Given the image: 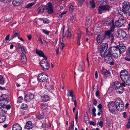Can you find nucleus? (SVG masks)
Segmentation results:
<instances>
[{"label":"nucleus","mask_w":130,"mask_h":130,"mask_svg":"<svg viewBox=\"0 0 130 130\" xmlns=\"http://www.w3.org/2000/svg\"><path fill=\"white\" fill-rule=\"evenodd\" d=\"M115 90L117 93L119 94H121L124 91V88H123L122 86H120Z\"/></svg>","instance_id":"obj_24"},{"label":"nucleus","mask_w":130,"mask_h":130,"mask_svg":"<svg viewBox=\"0 0 130 130\" xmlns=\"http://www.w3.org/2000/svg\"><path fill=\"white\" fill-rule=\"evenodd\" d=\"M124 59L127 61H130V58H129L127 57H125L124 58Z\"/></svg>","instance_id":"obj_64"},{"label":"nucleus","mask_w":130,"mask_h":130,"mask_svg":"<svg viewBox=\"0 0 130 130\" xmlns=\"http://www.w3.org/2000/svg\"><path fill=\"white\" fill-rule=\"evenodd\" d=\"M120 78L124 81L126 85L130 86V74L126 70H122L120 73Z\"/></svg>","instance_id":"obj_3"},{"label":"nucleus","mask_w":130,"mask_h":130,"mask_svg":"<svg viewBox=\"0 0 130 130\" xmlns=\"http://www.w3.org/2000/svg\"><path fill=\"white\" fill-rule=\"evenodd\" d=\"M81 38V34L79 33L78 34V38L77 40V44L78 45L80 44V40Z\"/></svg>","instance_id":"obj_41"},{"label":"nucleus","mask_w":130,"mask_h":130,"mask_svg":"<svg viewBox=\"0 0 130 130\" xmlns=\"http://www.w3.org/2000/svg\"><path fill=\"white\" fill-rule=\"evenodd\" d=\"M4 84V80L3 77L2 75L0 76V84Z\"/></svg>","instance_id":"obj_43"},{"label":"nucleus","mask_w":130,"mask_h":130,"mask_svg":"<svg viewBox=\"0 0 130 130\" xmlns=\"http://www.w3.org/2000/svg\"><path fill=\"white\" fill-rule=\"evenodd\" d=\"M119 43V44L116 46L110 47L111 56L116 59L119 58L121 55V52H124L126 50L125 46L122 42Z\"/></svg>","instance_id":"obj_1"},{"label":"nucleus","mask_w":130,"mask_h":130,"mask_svg":"<svg viewBox=\"0 0 130 130\" xmlns=\"http://www.w3.org/2000/svg\"><path fill=\"white\" fill-rule=\"evenodd\" d=\"M115 104L117 109L119 111L123 110L124 108V105L122 100L119 98L117 99L116 101Z\"/></svg>","instance_id":"obj_4"},{"label":"nucleus","mask_w":130,"mask_h":130,"mask_svg":"<svg viewBox=\"0 0 130 130\" xmlns=\"http://www.w3.org/2000/svg\"><path fill=\"white\" fill-rule=\"evenodd\" d=\"M47 57H45L44 59H42L40 62V64L44 71L47 70L50 68V65L47 60Z\"/></svg>","instance_id":"obj_5"},{"label":"nucleus","mask_w":130,"mask_h":130,"mask_svg":"<svg viewBox=\"0 0 130 130\" xmlns=\"http://www.w3.org/2000/svg\"><path fill=\"white\" fill-rule=\"evenodd\" d=\"M108 47V45L106 43H103L101 45V48L100 50V54L101 57L104 58L105 61L108 62H109L112 60L111 52L110 50L108 52L106 50Z\"/></svg>","instance_id":"obj_2"},{"label":"nucleus","mask_w":130,"mask_h":130,"mask_svg":"<svg viewBox=\"0 0 130 130\" xmlns=\"http://www.w3.org/2000/svg\"><path fill=\"white\" fill-rule=\"evenodd\" d=\"M90 4L92 8H94L95 7V4L93 1H91L90 2Z\"/></svg>","instance_id":"obj_45"},{"label":"nucleus","mask_w":130,"mask_h":130,"mask_svg":"<svg viewBox=\"0 0 130 130\" xmlns=\"http://www.w3.org/2000/svg\"><path fill=\"white\" fill-rule=\"evenodd\" d=\"M96 111V109L94 107L92 110V113L93 115V116L94 117H95L96 116V114L95 113Z\"/></svg>","instance_id":"obj_42"},{"label":"nucleus","mask_w":130,"mask_h":130,"mask_svg":"<svg viewBox=\"0 0 130 130\" xmlns=\"http://www.w3.org/2000/svg\"><path fill=\"white\" fill-rule=\"evenodd\" d=\"M38 78L39 80L41 82H46L48 80V76L45 74L43 73L39 74Z\"/></svg>","instance_id":"obj_11"},{"label":"nucleus","mask_w":130,"mask_h":130,"mask_svg":"<svg viewBox=\"0 0 130 130\" xmlns=\"http://www.w3.org/2000/svg\"><path fill=\"white\" fill-rule=\"evenodd\" d=\"M122 8L123 12L126 13L130 8L129 3L127 1H124L122 4Z\"/></svg>","instance_id":"obj_8"},{"label":"nucleus","mask_w":130,"mask_h":130,"mask_svg":"<svg viewBox=\"0 0 130 130\" xmlns=\"http://www.w3.org/2000/svg\"><path fill=\"white\" fill-rule=\"evenodd\" d=\"M21 61L24 63H26L27 62V59L25 54H21Z\"/></svg>","instance_id":"obj_29"},{"label":"nucleus","mask_w":130,"mask_h":130,"mask_svg":"<svg viewBox=\"0 0 130 130\" xmlns=\"http://www.w3.org/2000/svg\"><path fill=\"white\" fill-rule=\"evenodd\" d=\"M74 7L72 5H71L70 7L69 10L70 11L72 12L73 10H74Z\"/></svg>","instance_id":"obj_50"},{"label":"nucleus","mask_w":130,"mask_h":130,"mask_svg":"<svg viewBox=\"0 0 130 130\" xmlns=\"http://www.w3.org/2000/svg\"><path fill=\"white\" fill-rule=\"evenodd\" d=\"M34 4V3H31L29 4L26 5L25 6V7L26 8H29L31 7Z\"/></svg>","instance_id":"obj_40"},{"label":"nucleus","mask_w":130,"mask_h":130,"mask_svg":"<svg viewBox=\"0 0 130 130\" xmlns=\"http://www.w3.org/2000/svg\"><path fill=\"white\" fill-rule=\"evenodd\" d=\"M123 117L124 118H127V115H126V112H124L123 114Z\"/></svg>","instance_id":"obj_57"},{"label":"nucleus","mask_w":130,"mask_h":130,"mask_svg":"<svg viewBox=\"0 0 130 130\" xmlns=\"http://www.w3.org/2000/svg\"><path fill=\"white\" fill-rule=\"evenodd\" d=\"M97 103V102L96 100L94 99L93 100V104L95 106H96Z\"/></svg>","instance_id":"obj_56"},{"label":"nucleus","mask_w":130,"mask_h":130,"mask_svg":"<svg viewBox=\"0 0 130 130\" xmlns=\"http://www.w3.org/2000/svg\"><path fill=\"white\" fill-rule=\"evenodd\" d=\"M22 128L20 125L18 123L14 125L12 128V130H22Z\"/></svg>","instance_id":"obj_20"},{"label":"nucleus","mask_w":130,"mask_h":130,"mask_svg":"<svg viewBox=\"0 0 130 130\" xmlns=\"http://www.w3.org/2000/svg\"><path fill=\"white\" fill-rule=\"evenodd\" d=\"M39 19L40 20L42 21L44 23H48L49 22V20L47 19L40 18Z\"/></svg>","instance_id":"obj_37"},{"label":"nucleus","mask_w":130,"mask_h":130,"mask_svg":"<svg viewBox=\"0 0 130 130\" xmlns=\"http://www.w3.org/2000/svg\"><path fill=\"white\" fill-rule=\"evenodd\" d=\"M95 95L96 96H99V92L98 90H97L96 91Z\"/></svg>","instance_id":"obj_60"},{"label":"nucleus","mask_w":130,"mask_h":130,"mask_svg":"<svg viewBox=\"0 0 130 130\" xmlns=\"http://www.w3.org/2000/svg\"><path fill=\"white\" fill-rule=\"evenodd\" d=\"M11 19V18H6L5 19V20L6 22H8L10 21Z\"/></svg>","instance_id":"obj_62"},{"label":"nucleus","mask_w":130,"mask_h":130,"mask_svg":"<svg viewBox=\"0 0 130 130\" xmlns=\"http://www.w3.org/2000/svg\"><path fill=\"white\" fill-rule=\"evenodd\" d=\"M97 124L100 125L101 127H102L103 125V122L102 121H100V122H98Z\"/></svg>","instance_id":"obj_51"},{"label":"nucleus","mask_w":130,"mask_h":130,"mask_svg":"<svg viewBox=\"0 0 130 130\" xmlns=\"http://www.w3.org/2000/svg\"><path fill=\"white\" fill-rule=\"evenodd\" d=\"M95 77L96 79H97L98 78V72L97 71H95Z\"/></svg>","instance_id":"obj_59"},{"label":"nucleus","mask_w":130,"mask_h":130,"mask_svg":"<svg viewBox=\"0 0 130 130\" xmlns=\"http://www.w3.org/2000/svg\"><path fill=\"white\" fill-rule=\"evenodd\" d=\"M103 8L104 10L105 11H109L110 9V6L108 5H105L103 6Z\"/></svg>","instance_id":"obj_35"},{"label":"nucleus","mask_w":130,"mask_h":130,"mask_svg":"<svg viewBox=\"0 0 130 130\" xmlns=\"http://www.w3.org/2000/svg\"><path fill=\"white\" fill-rule=\"evenodd\" d=\"M68 33L67 34V38L68 39L71 38L72 35L70 29H68Z\"/></svg>","instance_id":"obj_38"},{"label":"nucleus","mask_w":130,"mask_h":130,"mask_svg":"<svg viewBox=\"0 0 130 130\" xmlns=\"http://www.w3.org/2000/svg\"><path fill=\"white\" fill-rule=\"evenodd\" d=\"M41 107L43 110H46L48 109V106L46 103H44L42 104Z\"/></svg>","instance_id":"obj_36"},{"label":"nucleus","mask_w":130,"mask_h":130,"mask_svg":"<svg viewBox=\"0 0 130 130\" xmlns=\"http://www.w3.org/2000/svg\"><path fill=\"white\" fill-rule=\"evenodd\" d=\"M84 120L86 123H87V121H89V119L86 116L84 117Z\"/></svg>","instance_id":"obj_53"},{"label":"nucleus","mask_w":130,"mask_h":130,"mask_svg":"<svg viewBox=\"0 0 130 130\" xmlns=\"http://www.w3.org/2000/svg\"><path fill=\"white\" fill-rule=\"evenodd\" d=\"M85 68V64L84 62H81L77 70L79 72H83Z\"/></svg>","instance_id":"obj_17"},{"label":"nucleus","mask_w":130,"mask_h":130,"mask_svg":"<svg viewBox=\"0 0 130 130\" xmlns=\"http://www.w3.org/2000/svg\"><path fill=\"white\" fill-rule=\"evenodd\" d=\"M113 85V87L115 89L121 86V83L117 81L114 82Z\"/></svg>","instance_id":"obj_25"},{"label":"nucleus","mask_w":130,"mask_h":130,"mask_svg":"<svg viewBox=\"0 0 130 130\" xmlns=\"http://www.w3.org/2000/svg\"><path fill=\"white\" fill-rule=\"evenodd\" d=\"M64 27L63 29V34L62 35L63 38H64L66 36V34L64 33Z\"/></svg>","instance_id":"obj_61"},{"label":"nucleus","mask_w":130,"mask_h":130,"mask_svg":"<svg viewBox=\"0 0 130 130\" xmlns=\"http://www.w3.org/2000/svg\"><path fill=\"white\" fill-rule=\"evenodd\" d=\"M90 124L91 125H93V126H94L95 125L94 122L92 121H90Z\"/></svg>","instance_id":"obj_63"},{"label":"nucleus","mask_w":130,"mask_h":130,"mask_svg":"<svg viewBox=\"0 0 130 130\" xmlns=\"http://www.w3.org/2000/svg\"><path fill=\"white\" fill-rule=\"evenodd\" d=\"M6 119V116L5 115L0 113V123L4 122Z\"/></svg>","instance_id":"obj_27"},{"label":"nucleus","mask_w":130,"mask_h":130,"mask_svg":"<svg viewBox=\"0 0 130 130\" xmlns=\"http://www.w3.org/2000/svg\"><path fill=\"white\" fill-rule=\"evenodd\" d=\"M125 22V20L123 18H120L115 22V25L118 27L122 26Z\"/></svg>","instance_id":"obj_10"},{"label":"nucleus","mask_w":130,"mask_h":130,"mask_svg":"<svg viewBox=\"0 0 130 130\" xmlns=\"http://www.w3.org/2000/svg\"><path fill=\"white\" fill-rule=\"evenodd\" d=\"M8 95L5 94H2L0 97V103L2 104V106H4L9 102L7 98Z\"/></svg>","instance_id":"obj_6"},{"label":"nucleus","mask_w":130,"mask_h":130,"mask_svg":"<svg viewBox=\"0 0 130 130\" xmlns=\"http://www.w3.org/2000/svg\"><path fill=\"white\" fill-rule=\"evenodd\" d=\"M21 107L23 109H26L28 108V106L27 104H23L21 105Z\"/></svg>","instance_id":"obj_39"},{"label":"nucleus","mask_w":130,"mask_h":130,"mask_svg":"<svg viewBox=\"0 0 130 130\" xmlns=\"http://www.w3.org/2000/svg\"><path fill=\"white\" fill-rule=\"evenodd\" d=\"M33 124L31 121H28L26 123L25 126V128L27 130H31Z\"/></svg>","instance_id":"obj_16"},{"label":"nucleus","mask_w":130,"mask_h":130,"mask_svg":"<svg viewBox=\"0 0 130 130\" xmlns=\"http://www.w3.org/2000/svg\"><path fill=\"white\" fill-rule=\"evenodd\" d=\"M23 100V97L21 96H20L18 98V102L19 103L21 102Z\"/></svg>","instance_id":"obj_48"},{"label":"nucleus","mask_w":130,"mask_h":130,"mask_svg":"<svg viewBox=\"0 0 130 130\" xmlns=\"http://www.w3.org/2000/svg\"><path fill=\"white\" fill-rule=\"evenodd\" d=\"M20 32L18 30H15L13 31V35L11 36V39H13L14 38L18 37H19Z\"/></svg>","instance_id":"obj_21"},{"label":"nucleus","mask_w":130,"mask_h":130,"mask_svg":"<svg viewBox=\"0 0 130 130\" xmlns=\"http://www.w3.org/2000/svg\"><path fill=\"white\" fill-rule=\"evenodd\" d=\"M114 30H112V29H110V30L106 31L105 32V38L106 37L108 39L110 38V36H111V35H113L111 34V32L113 31Z\"/></svg>","instance_id":"obj_19"},{"label":"nucleus","mask_w":130,"mask_h":130,"mask_svg":"<svg viewBox=\"0 0 130 130\" xmlns=\"http://www.w3.org/2000/svg\"><path fill=\"white\" fill-rule=\"evenodd\" d=\"M105 38V34H99L97 36L96 38V41L97 43L101 44L103 42Z\"/></svg>","instance_id":"obj_9"},{"label":"nucleus","mask_w":130,"mask_h":130,"mask_svg":"<svg viewBox=\"0 0 130 130\" xmlns=\"http://www.w3.org/2000/svg\"><path fill=\"white\" fill-rule=\"evenodd\" d=\"M36 53L40 56L43 57L44 59L45 57H46L44 55L43 52L41 51L36 50Z\"/></svg>","instance_id":"obj_23"},{"label":"nucleus","mask_w":130,"mask_h":130,"mask_svg":"<svg viewBox=\"0 0 130 130\" xmlns=\"http://www.w3.org/2000/svg\"><path fill=\"white\" fill-rule=\"evenodd\" d=\"M76 17L74 15H72L70 20H69V22L70 24L73 23H74L75 21Z\"/></svg>","instance_id":"obj_30"},{"label":"nucleus","mask_w":130,"mask_h":130,"mask_svg":"<svg viewBox=\"0 0 130 130\" xmlns=\"http://www.w3.org/2000/svg\"><path fill=\"white\" fill-rule=\"evenodd\" d=\"M98 10L99 13L100 14L102 13L105 11L103 6H99L98 8Z\"/></svg>","instance_id":"obj_31"},{"label":"nucleus","mask_w":130,"mask_h":130,"mask_svg":"<svg viewBox=\"0 0 130 130\" xmlns=\"http://www.w3.org/2000/svg\"><path fill=\"white\" fill-rule=\"evenodd\" d=\"M34 95L30 93H27L25 95L24 100L26 102H29L34 99Z\"/></svg>","instance_id":"obj_13"},{"label":"nucleus","mask_w":130,"mask_h":130,"mask_svg":"<svg viewBox=\"0 0 130 130\" xmlns=\"http://www.w3.org/2000/svg\"><path fill=\"white\" fill-rule=\"evenodd\" d=\"M108 107L109 111L112 113H114L115 112L116 107L114 102H110L108 104Z\"/></svg>","instance_id":"obj_12"},{"label":"nucleus","mask_w":130,"mask_h":130,"mask_svg":"<svg viewBox=\"0 0 130 130\" xmlns=\"http://www.w3.org/2000/svg\"><path fill=\"white\" fill-rule=\"evenodd\" d=\"M42 30L44 33L47 35H48L49 33V31H48L47 30L44 29H42Z\"/></svg>","instance_id":"obj_47"},{"label":"nucleus","mask_w":130,"mask_h":130,"mask_svg":"<svg viewBox=\"0 0 130 130\" xmlns=\"http://www.w3.org/2000/svg\"><path fill=\"white\" fill-rule=\"evenodd\" d=\"M73 91L72 90H71L70 91H69L67 94V96L68 97L71 96L72 97L74 96L73 95Z\"/></svg>","instance_id":"obj_34"},{"label":"nucleus","mask_w":130,"mask_h":130,"mask_svg":"<svg viewBox=\"0 0 130 130\" xmlns=\"http://www.w3.org/2000/svg\"><path fill=\"white\" fill-rule=\"evenodd\" d=\"M91 20L88 18H86V25L87 27L91 25Z\"/></svg>","instance_id":"obj_32"},{"label":"nucleus","mask_w":130,"mask_h":130,"mask_svg":"<svg viewBox=\"0 0 130 130\" xmlns=\"http://www.w3.org/2000/svg\"><path fill=\"white\" fill-rule=\"evenodd\" d=\"M23 3L22 0H13L12 4L14 6H18L20 5Z\"/></svg>","instance_id":"obj_18"},{"label":"nucleus","mask_w":130,"mask_h":130,"mask_svg":"<svg viewBox=\"0 0 130 130\" xmlns=\"http://www.w3.org/2000/svg\"><path fill=\"white\" fill-rule=\"evenodd\" d=\"M2 2L4 3H9L11 2V0H1Z\"/></svg>","instance_id":"obj_52"},{"label":"nucleus","mask_w":130,"mask_h":130,"mask_svg":"<svg viewBox=\"0 0 130 130\" xmlns=\"http://www.w3.org/2000/svg\"><path fill=\"white\" fill-rule=\"evenodd\" d=\"M123 81V82L121 84V86H123L125 87H126L125 83V82L124 81Z\"/></svg>","instance_id":"obj_54"},{"label":"nucleus","mask_w":130,"mask_h":130,"mask_svg":"<svg viewBox=\"0 0 130 130\" xmlns=\"http://www.w3.org/2000/svg\"><path fill=\"white\" fill-rule=\"evenodd\" d=\"M43 100V101L46 102L50 99V97L48 95L43 94L42 96Z\"/></svg>","instance_id":"obj_26"},{"label":"nucleus","mask_w":130,"mask_h":130,"mask_svg":"<svg viewBox=\"0 0 130 130\" xmlns=\"http://www.w3.org/2000/svg\"><path fill=\"white\" fill-rule=\"evenodd\" d=\"M21 51H22V53L21 54H25L26 52H25V50L24 46H22L21 47Z\"/></svg>","instance_id":"obj_49"},{"label":"nucleus","mask_w":130,"mask_h":130,"mask_svg":"<svg viewBox=\"0 0 130 130\" xmlns=\"http://www.w3.org/2000/svg\"><path fill=\"white\" fill-rule=\"evenodd\" d=\"M63 38H60L59 40V44L62 46L61 47H60L61 50L63 49V47L65 45V44L63 43Z\"/></svg>","instance_id":"obj_28"},{"label":"nucleus","mask_w":130,"mask_h":130,"mask_svg":"<svg viewBox=\"0 0 130 130\" xmlns=\"http://www.w3.org/2000/svg\"><path fill=\"white\" fill-rule=\"evenodd\" d=\"M119 34H120V36L125 40H126L129 37V35L127 34L126 32L124 31L121 30L119 31Z\"/></svg>","instance_id":"obj_15"},{"label":"nucleus","mask_w":130,"mask_h":130,"mask_svg":"<svg viewBox=\"0 0 130 130\" xmlns=\"http://www.w3.org/2000/svg\"><path fill=\"white\" fill-rule=\"evenodd\" d=\"M107 72V71L105 69H103L102 70V73L101 74L103 75H105L106 73Z\"/></svg>","instance_id":"obj_46"},{"label":"nucleus","mask_w":130,"mask_h":130,"mask_svg":"<svg viewBox=\"0 0 130 130\" xmlns=\"http://www.w3.org/2000/svg\"><path fill=\"white\" fill-rule=\"evenodd\" d=\"M96 28L95 27L94 28V29L95 30V31L97 32L98 33L99 32H100L101 30L100 28H98V29H95Z\"/></svg>","instance_id":"obj_55"},{"label":"nucleus","mask_w":130,"mask_h":130,"mask_svg":"<svg viewBox=\"0 0 130 130\" xmlns=\"http://www.w3.org/2000/svg\"><path fill=\"white\" fill-rule=\"evenodd\" d=\"M103 24L105 26H110V29L114 30L115 26L114 25V20H103Z\"/></svg>","instance_id":"obj_7"},{"label":"nucleus","mask_w":130,"mask_h":130,"mask_svg":"<svg viewBox=\"0 0 130 130\" xmlns=\"http://www.w3.org/2000/svg\"><path fill=\"white\" fill-rule=\"evenodd\" d=\"M86 31L87 35L89 36H91L93 35V34L92 33L90 32L88 30V28H86Z\"/></svg>","instance_id":"obj_44"},{"label":"nucleus","mask_w":130,"mask_h":130,"mask_svg":"<svg viewBox=\"0 0 130 130\" xmlns=\"http://www.w3.org/2000/svg\"><path fill=\"white\" fill-rule=\"evenodd\" d=\"M45 9V6H41L39 7L38 9V13L39 14H41L44 12V10Z\"/></svg>","instance_id":"obj_22"},{"label":"nucleus","mask_w":130,"mask_h":130,"mask_svg":"<svg viewBox=\"0 0 130 130\" xmlns=\"http://www.w3.org/2000/svg\"><path fill=\"white\" fill-rule=\"evenodd\" d=\"M45 9H46L47 13L49 14L52 13L53 12V10L52 4L51 3H48L45 6Z\"/></svg>","instance_id":"obj_14"},{"label":"nucleus","mask_w":130,"mask_h":130,"mask_svg":"<svg viewBox=\"0 0 130 130\" xmlns=\"http://www.w3.org/2000/svg\"><path fill=\"white\" fill-rule=\"evenodd\" d=\"M126 127L127 129H128L130 127V121H128V123Z\"/></svg>","instance_id":"obj_58"},{"label":"nucleus","mask_w":130,"mask_h":130,"mask_svg":"<svg viewBox=\"0 0 130 130\" xmlns=\"http://www.w3.org/2000/svg\"><path fill=\"white\" fill-rule=\"evenodd\" d=\"M44 114L43 113H38L36 116V117L39 119H42L44 118Z\"/></svg>","instance_id":"obj_33"}]
</instances>
